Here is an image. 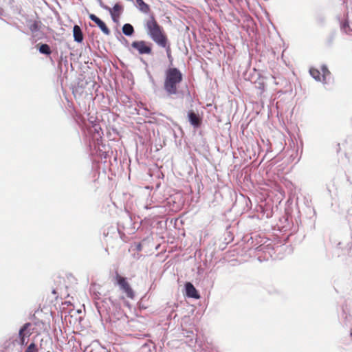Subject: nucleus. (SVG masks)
Here are the masks:
<instances>
[{"label": "nucleus", "mask_w": 352, "mask_h": 352, "mask_svg": "<svg viewBox=\"0 0 352 352\" xmlns=\"http://www.w3.org/2000/svg\"><path fill=\"white\" fill-rule=\"evenodd\" d=\"M145 27L150 38L160 47L166 48L169 57L170 56V47L168 37L163 28L157 22L153 14H151L149 19L146 21Z\"/></svg>", "instance_id": "obj_1"}, {"label": "nucleus", "mask_w": 352, "mask_h": 352, "mask_svg": "<svg viewBox=\"0 0 352 352\" xmlns=\"http://www.w3.org/2000/svg\"><path fill=\"white\" fill-rule=\"evenodd\" d=\"M183 80L182 72L175 67L168 69L165 73L164 88L168 95H175L178 92V85Z\"/></svg>", "instance_id": "obj_2"}, {"label": "nucleus", "mask_w": 352, "mask_h": 352, "mask_svg": "<svg viewBox=\"0 0 352 352\" xmlns=\"http://www.w3.org/2000/svg\"><path fill=\"white\" fill-rule=\"evenodd\" d=\"M114 284L119 287L120 290L130 299L135 298V292L126 277L122 276L118 271L113 276Z\"/></svg>", "instance_id": "obj_3"}, {"label": "nucleus", "mask_w": 352, "mask_h": 352, "mask_svg": "<svg viewBox=\"0 0 352 352\" xmlns=\"http://www.w3.org/2000/svg\"><path fill=\"white\" fill-rule=\"evenodd\" d=\"M151 43L145 41H135L132 42L131 47L136 50L140 54H151Z\"/></svg>", "instance_id": "obj_4"}, {"label": "nucleus", "mask_w": 352, "mask_h": 352, "mask_svg": "<svg viewBox=\"0 0 352 352\" xmlns=\"http://www.w3.org/2000/svg\"><path fill=\"white\" fill-rule=\"evenodd\" d=\"M322 72H323V74H322V78L321 75H320V72L318 69H315V68H311L309 70V73H310L311 76L314 79H316L318 81H322V82H325L326 75H330V72L328 71V69L325 67H322Z\"/></svg>", "instance_id": "obj_5"}, {"label": "nucleus", "mask_w": 352, "mask_h": 352, "mask_svg": "<svg viewBox=\"0 0 352 352\" xmlns=\"http://www.w3.org/2000/svg\"><path fill=\"white\" fill-rule=\"evenodd\" d=\"M89 19L96 23V25L100 28L101 31L105 34V35H109L110 34V30L107 28L106 24L100 19L98 16H96L94 14H90L89 16Z\"/></svg>", "instance_id": "obj_6"}, {"label": "nucleus", "mask_w": 352, "mask_h": 352, "mask_svg": "<svg viewBox=\"0 0 352 352\" xmlns=\"http://www.w3.org/2000/svg\"><path fill=\"white\" fill-rule=\"evenodd\" d=\"M185 287H186V295L188 297L193 298L195 299H199L200 298V296H199L198 292L197 291L196 288L194 287V285L191 283H190V282L186 283L185 285Z\"/></svg>", "instance_id": "obj_7"}, {"label": "nucleus", "mask_w": 352, "mask_h": 352, "mask_svg": "<svg viewBox=\"0 0 352 352\" xmlns=\"http://www.w3.org/2000/svg\"><path fill=\"white\" fill-rule=\"evenodd\" d=\"M30 326V323H25L19 331L20 344L24 345L27 343L25 338L30 336L31 333L27 331L28 328Z\"/></svg>", "instance_id": "obj_8"}, {"label": "nucleus", "mask_w": 352, "mask_h": 352, "mask_svg": "<svg viewBox=\"0 0 352 352\" xmlns=\"http://www.w3.org/2000/svg\"><path fill=\"white\" fill-rule=\"evenodd\" d=\"M122 10L123 7L119 3H116L113 8L109 10L113 21L117 22L118 21Z\"/></svg>", "instance_id": "obj_9"}, {"label": "nucleus", "mask_w": 352, "mask_h": 352, "mask_svg": "<svg viewBox=\"0 0 352 352\" xmlns=\"http://www.w3.org/2000/svg\"><path fill=\"white\" fill-rule=\"evenodd\" d=\"M188 120L190 124L195 127H199L201 124V119L199 116L192 111L188 113Z\"/></svg>", "instance_id": "obj_10"}, {"label": "nucleus", "mask_w": 352, "mask_h": 352, "mask_svg": "<svg viewBox=\"0 0 352 352\" xmlns=\"http://www.w3.org/2000/svg\"><path fill=\"white\" fill-rule=\"evenodd\" d=\"M73 36L74 41L77 43H82L83 41V34L81 28L78 25H75L73 28Z\"/></svg>", "instance_id": "obj_11"}, {"label": "nucleus", "mask_w": 352, "mask_h": 352, "mask_svg": "<svg viewBox=\"0 0 352 352\" xmlns=\"http://www.w3.org/2000/svg\"><path fill=\"white\" fill-rule=\"evenodd\" d=\"M136 4L139 10L144 13H148L151 10L149 6L143 0H136Z\"/></svg>", "instance_id": "obj_12"}, {"label": "nucleus", "mask_w": 352, "mask_h": 352, "mask_svg": "<svg viewBox=\"0 0 352 352\" xmlns=\"http://www.w3.org/2000/svg\"><path fill=\"white\" fill-rule=\"evenodd\" d=\"M122 32L126 36H131L134 32V29L131 24L126 23L122 27Z\"/></svg>", "instance_id": "obj_13"}, {"label": "nucleus", "mask_w": 352, "mask_h": 352, "mask_svg": "<svg viewBox=\"0 0 352 352\" xmlns=\"http://www.w3.org/2000/svg\"><path fill=\"white\" fill-rule=\"evenodd\" d=\"M39 52L46 55H50L52 53L50 47L47 44H41L39 47Z\"/></svg>", "instance_id": "obj_14"}, {"label": "nucleus", "mask_w": 352, "mask_h": 352, "mask_svg": "<svg viewBox=\"0 0 352 352\" xmlns=\"http://www.w3.org/2000/svg\"><path fill=\"white\" fill-rule=\"evenodd\" d=\"M343 145L344 146L346 150L345 156L349 160V157L348 156V155L352 154V144H349L348 142H345L344 143H343Z\"/></svg>", "instance_id": "obj_15"}, {"label": "nucleus", "mask_w": 352, "mask_h": 352, "mask_svg": "<svg viewBox=\"0 0 352 352\" xmlns=\"http://www.w3.org/2000/svg\"><path fill=\"white\" fill-rule=\"evenodd\" d=\"M25 352H38V349L34 343H31L25 350Z\"/></svg>", "instance_id": "obj_16"}, {"label": "nucleus", "mask_w": 352, "mask_h": 352, "mask_svg": "<svg viewBox=\"0 0 352 352\" xmlns=\"http://www.w3.org/2000/svg\"><path fill=\"white\" fill-rule=\"evenodd\" d=\"M30 30L32 32H36L39 30L38 23L37 21H34L30 25Z\"/></svg>", "instance_id": "obj_17"}, {"label": "nucleus", "mask_w": 352, "mask_h": 352, "mask_svg": "<svg viewBox=\"0 0 352 352\" xmlns=\"http://www.w3.org/2000/svg\"><path fill=\"white\" fill-rule=\"evenodd\" d=\"M138 250H141V245L140 244L138 245Z\"/></svg>", "instance_id": "obj_18"}, {"label": "nucleus", "mask_w": 352, "mask_h": 352, "mask_svg": "<svg viewBox=\"0 0 352 352\" xmlns=\"http://www.w3.org/2000/svg\"><path fill=\"white\" fill-rule=\"evenodd\" d=\"M52 293H53L54 294H56V290H55V289H53Z\"/></svg>", "instance_id": "obj_19"}, {"label": "nucleus", "mask_w": 352, "mask_h": 352, "mask_svg": "<svg viewBox=\"0 0 352 352\" xmlns=\"http://www.w3.org/2000/svg\"><path fill=\"white\" fill-rule=\"evenodd\" d=\"M91 352H94V351L92 350V351H91Z\"/></svg>", "instance_id": "obj_20"}]
</instances>
